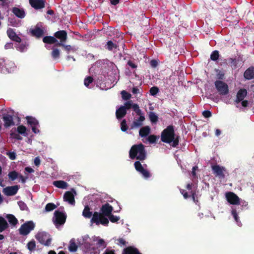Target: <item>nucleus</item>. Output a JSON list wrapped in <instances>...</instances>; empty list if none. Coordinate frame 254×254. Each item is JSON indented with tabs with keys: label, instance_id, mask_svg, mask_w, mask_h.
Wrapping results in <instances>:
<instances>
[{
	"label": "nucleus",
	"instance_id": "c85d7f7f",
	"mask_svg": "<svg viewBox=\"0 0 254 254\" xmlns=\"http://www.w3.org/2000/svg\"><path fill=\"white\" fill-rule=\"evenodd\" d=\"M150 130V128L148 126L142 127L139 130V135L141 137H145L149 134Z\"/></svg>",
	"mask_w": 254,
	"mask_h": 254
},
{
	"label": "nucleus",
	"instance_id": "423d86ee",
	"mask_svg": "<svg viewBox=\"0 0 254 254\" xmlns=\"http://www.w3.org/2000/svg\"><path fill=\"white\" fill-rule=\"evenodd\" d=\"M215 88L219 94L226 95L229 93V87L227 84L221 80H216L214 82Z\"/></svg>",
	"mask_w": 254,
	"mask_h": 254
},
{
	"label": "nucleus",
	"instance_id": "69168bd1",
	"mask_svg": "<svg viewBox=\"0 0 254 254\" xmlns=\"http://www.w3.org/2000/svg\"><path fill=\"white\" fill-rule=\"evenodd\" d=\"M132 93L133 94H137L139 93V89L137 87H134L132 90Z\"/></svg>",
	"mask_w": 254,
	"mask_h": 254
},
{
	"label": "nucleus",
	"instance_id": "09e8293b",
	"mask_svg": "<svg viewBox=\"0 0 254 254\" xmlns=\"http://www.w3.org/2000/svg\"><path fill=\"white\" fill-rule=\"evenodd\" d=\"M20 134L16 132H11L10 133V136L11 137L14 138L18 140H21L22 139V137L19 135Z\"/></svg>",
	"mask_w": 254,
	"mask_h": 254
},
{
	"label": "nucleus",
	"instance_id": "b1692460",
	"mask_svg": "<svg viewBox=\"0 0 254 254\" xmlns=\"http://www.w3.org/2000/svg\"><path fill=\"white\" fill-rule=\"evenodd\" d=\"M53 185L58 188L62 189H66L68 186L66 182L62 180L54 181Z\"/></svg>",
	"mask_w": 254,
	"mask_h": 254
},
{
	"label": "nucleus",
	"instance_id": "3c124183",
	"mask_svg": "<svg viewBox=\"0 0 254 254\" xmlns=\"http://www.w3.org/2000/svg\"><path fill=\"white\" fill-rule=\"evenodd\" d=\"M147 140L150 143H154L156 141L157 136L155 135H150L148 137Z\"/></svg>",
	"mask_w": 254,
	"mask_h": 254
},
{
	"label": "nucleus",
	"instance_id": "052dcab7",
	"mask_svg": "<svg viewBox=\"0 0 254 254\" xmlns=\"http://www.w3.org/2000/svg\"><path fill=\"white\" fill-rule=\"evenodd\" d=\"M229 61L231 62V63L232 64V65H234L235 67H236L237 66V61L236 59L230 58Z\"/></svg>",
	"mask_w": 254,
	"mask_h": 254
},
{
	"label": "nucleus",
	"instance_id": "58836bf2",
	"mask_svg": "<svg viewBox=\"0 0 254 254\" xmlns=\"http://www.w3.org/2000/svg\"><path fill=\"white\" fill-rule=\"evenodd\" d=\"M8 176L11 181H14L18 178V173L15 171H11L9 172Z\"/></svg>",
	"mask_w": 254,
	"mask_h": 254
},
{
	"label": "nucleus",
	"instance_id": "a878e982",
	"mask_svg": "<svg viewBox=\"0 0 254 254\" xmlns=\"http://www.w3.org/2000/svg\"><path fill=\"white\" fill-rule=\"evenodd\" d=\"M43 42L48 44L57 43L58 40L55 36H47L43 38Z\"/></svg>",
	"mask_w": 254,
	"mask_h": 254
},
{
	"label": "nucleus",
	"instance_id": "c03bdc74",
	"mask_svg": "<svg viewBox=\"0 0 254 254\" xmlns=\"http://www.w3.org/2000/svg\"><path fill=\"white\" fill-rule=\"evenodd\" d=\"M121 95L122 98L125 100H128L131 97V94L125 90H123L121 92Z\"/></svg>",
	"mask_w": 254,
	"mask_h": 254
},
{
	"label": "nucleus",
	"instance_id": "49530a36",
	"mask_svg": "<svg viewBox=\"0 0 254 254\" xmlns=\"http://www.w3.org/2000/svg\"><path fill=\"white\" fill-rule=\"evenodd\" d=\"M93 78L91 76H88L87 77L85 78L84 80V84L85 86L88 87L89 84L93 82Z\"/></svg>",
	"mask_w": 254,
	"mask_h": 254
},
{
	"label": "nucleus",
	"instance_id": "338daca9",
	"mask_svg": "<svg viewBox=\"0 0 254 254\" xmlns=\"http://www.w3.org/2000/svg\"><path fill=\"white\" fill-rule=\"evenodd\" d=\"M131 108L134 112L139 109V106L137 104H132Z\"/></svg>",
	"mask_w": 254,
	"mask_h": 254
},
{
	"label": "nucleus",
	"instance_id": "72a5a7b5",
	"mask_svg": "<svg viewBox=\"0 0 254 254\" xmlns=\"http://www.w3.org/2000/svg\"><path fill=\"white\" fill-rule=\"evenodd\" d=\"M26 127L23 125H20L17 127V131L19 134L24 135V136L27 135V133L26 132Z\"/></svg>",
	"mask_w": 254,
	"mask_h": 254
},
{
	"label": "nucleus",
	"instance_id": "aec40b11",
	"mask_svg": "<svg viewBox=\"0 0 254 254\" xmlns=\"http://www.w3.org/2000/svg\"><path fill=\"white\" fill-rule=\"evenodd\" d=\"M64 199L65 201H67L69 204L71 205L75 204L74 196L73 193L70 191H66L65 192L64 195Z\"/></svg>",
	"mask_w": 254,
	"mask_h": 254
},
{
	"label": "nucleus",
	"instance_id": "f704fd0d",
	"mask_svg": "<svg viewBox=\"0 0 254 254\" xmlns=\"http://www.w3.org/2000/svg\"><path fill=\"white\" fill-rule=\"evenodd\" d=\"M149 118L150 121L152 123H156L158 120V116L156 115V114L153 112H150L149 114Z\"/></svg>",
	"mask_w": 254,
	"mask_h": 254
},
{
	"label": "nucleus",
	"instance_id": "f03ea898",
	"mask_svg": "<svg viewBox=\"0 0 254 254\" xmlns=\"http://www.w3.org/2000/svg\"><path fill=\"white\" fill-rule=\"evenodd\" d=\"M146 156L144 145L141 143L132 145L129 151V156L131 159L136 158L143 161L146 158Z\"/></svg>",
	"mask_w": 254,
	"mask_h": 254
},
{
	"label": "nucleus",
	"instance_id": "6e6552de",
	"mask_svg": "<svg viewBox=\"0 0 254 254\" xmlns=\"http://www.w3.org/2000/svg\"><path fill=\"white\" fill-rule=\"evenodd\" d=\"M134 166L135 170L141 174L143 177L147 179L150 177V174L148 170L144 169L139 161H135L134 163Z\"/></svg>",
	"mask_w": 254,
	"mask_h": 254
},
{
	"label": "nucleus",
	"instance_id": "8fccbe9b",
	"mask_svg": "<svg viewBox=\"0 0 254 254\" xmlns=\"http://www.w3.org/2000/svg\"><path fill=\"white\" fill-rule=\"evenodd\" d=\"M132 101H129L126 102L125 103L124 106H121L124 107L125 110L126 111H127V110L130 109L132 107Z\"/></svg>",
	"mask_w": 254,
	"mask_h": 254
},
{
	"label": "nucleus",
	"instance_id": "a211bd4d",
	"mask_svg": "<svg viewBox=\"0 0 254 254\" xmlns=\"http://www.w3.org/2000/svg\"><path fill=\"white\" fill-rule=\"evenodd\" d=\"M244 77L247 80L254 79V66H251L248 68L244 73Z\"/></svg>",
	"mask_w": 254,
	"mask_h": 254
},
{
	"label": "nucleus",
	"instance_id": "13d9d810",
	"mask_svg": "<svg viewBox=\"0 0 254 254\" xmlns=\"http://www.w3.org/2000/svg\"><path fill=\"white\" fill-rule=\"evenodd\" d=\"M127 64L131 67L132 68H136L137 67V65L133 63L131 61H128L127 63Z\"/></svg>",
	"mask_w": 254,
	"mask_h": 254
},
{
	"label": "nucleus",
	"instance_id": "a18cd8bd",
	"mask_svg": "<svg viewBox=\"0 0 254 254\" xmlns=\"http://www.w3.org/2000/svg\"><path fill=\"white\" fill-rule=\"evenodd\" d=\"M109 220L112 223H116L120 219L119 216H117L113 215L112 213L110 215V216H108Z\"/></svg>",
	"mask_w": 254,
	"mask_h": 254
},
{
	"label": "nucleus",
	"instance_id": "5fc2aeb1",
	"mask_svg": "<svg viewBox=\"0 0 254 254\" xmlns=\"http://www.w3.org/2000/svg\"><path fill=\"white\" fill-rule=\"evenodd\" d=\"M203 116L206 118H209L212 116L211 112L208 110H205L202 112Z\"/></svg>",
	"mask_w": 254,
	"mask_h": 254
},
{
	"label": "nucleus",
	"instance_id": "412c9836",
	"mask_svg": "<svg viewBox=\"0 0 254 254\" xmlns=\"http://www.w3.org/2000/svg\"><path fill=\"white\" fill-rule=\"evenodd\" d=\"M12 13L19 18H23L25 16V12L23 9L14 7L12 9Z\"/></svg>",
	"mask_w": 254,
	"mask_h": 254
},
{
	"label": "nucleus",
	"instance_id": "f8f14e48",
	"mask_svg": "<svg viewBox=\"0 0 254 254\" xmlns=\"http://www.w3.org/2000/svg\"><path fill=\"white\" fill-rule=\"evenodd\" d=\"M213 173L216 177H218L219 178H224L225 174L224 172L225 171V169L223 167H221L218 165H214L211 166Z\"/></svg>",
	"mask_w": 254,
	"mask_h": 254
},
{
	"label": "nucleus",
	"instance_id": "ea45409f",
	"mask_svg": "<svg viewBox=\"0 0 254 254\" xmlns=\"http://www.w3.org/2000/svg\"><path fill=\"white\" fill-rule=\"evenodd\" d=\"M219 58V52L217 50L214 51L210 55V59L213 61H217Z\"/></svg>",
	"mask_w": 254,
	"mask_h": 254
},
{
	"label": "nucleus",
	"instance_id": "bf43d9fd",
	"mask_svg": "<svg viewBox=\"0 0 254 254\" xmlns=\"http://www.w3.org/2000/svg\"><path fill=\"white\" fill-rule=\"evenodd\" d=\"M190 193H191V196L192 197V200L195 203H197L198 201L197 199H195V192L194 191L191 190L190 191Z\"/></svg>",
	"mask_w": 254,
	"mask_h": 254
},
{
	"label": "nucleus",
	"instance_id": "4c0bfd02",
	"mask_svg": "<svg viewBox=\"0 0 254 254\" xmlns=\"http://www.w3.org/2000/svg\"><path fill=\"white\" fill-rule=\"evenodd\" d=\"M27 249L31 252L34 251L36 248V243L34 240H32L28 243Z\"/></svg>",
	"mask_w": 254,
	"mask_h": 254
},
{
	"label": "nucleus",
	"instance_id": "7c9ffc66",
	"mask_svg": "<svg viewBox=\"0 0 254 254\" xmlns=\"http://www.w3.org/2000/svg\"><path fill=\"white\" fill-rule=\"evenodd\" d=\"M78 249V246L76 245L75 240L71 239L69 242V245L68 246V250L70 252H75Z\"/></svg>",
	"mask_w": 254,
	"mask_h": 254
},
{
	"label": "nucleus",
	"instance_id": "e433bc0d",
	"mask_svg": "<svg viewBox=\"0 0 254 254\" xmlns=\"http://www.w3.org/2000/svg\"><path fill=\"white\" fill-rule=\"evenodd\" d=\"M215 71L217 72L216 76L219 79L218 80H221L224 79L225 72L224 71L220 70L218 69H215Z\"/></svg>",
	"mask_w": 254,
	"mask_h": 254
},
{
	"label": "nucleus",
	"instance_id": "de8ad7c7",
	"mask_svg": "<svg viewBox=\"0 0 254 254\" xmlns=\"http://www.w3.org/2000/svg\"><path fill=\"white\" fill-rule=\"evenodd\" d=\"M159 92V88L156 86L152 87L149 90L150 94L152 96L156 95Z\"/></svg>",
	"mask_w": 254,
	"mask_h": 254
},
{
	"label": "nucleus",
	"instance_id": "4d7b16f0",
	"mask_svg": "<svg viewBox=\"0 0 254 254\" xmlns=\"http://www.w3.org/2000/svg\"><path fill=\"white\" fill-rule=\"evenodd\" d=\"M180 192L181 193L183 194L184 197L185 198V199H187L188 198H189L190 196L188 194V193L186 191V190H183V189H181L180 190Z\"/></svg>",
	"mask_w": 254,
	"mask_h": 254
},
{
	"label": "nucleus",
	"instance_id": "bb28decb",
	"mask_svg": "<svg viewBox=\"0 0 254 254\" xmlns=\"http://www.w3.org/2000/svg\"><path fill=\"white\" fill-rule=\"evenodd\" d=\"M56 45L57 46L63 47L67 53H69L70 51L75 52L77 50V49H76L74 47H72L70 45H65L64 44V43H58Z\"/></svg>",
	"mask_w": 254,
	"mask_h": 254
},
{
	"label": "nucleus",
	"instance_id": "393cba45",
	"mask_svg": "<svg viewBox=\"0 0 254 254\" xmlns=\"http://www.w3.org/2000/svg\"><path fill=\"white\" fill-rule=\"evenodd\" d=\"M145 120V117L143 116H140L139 118L134 121L131 126V129L134 127H139L142 125V122Z\"/></svg>",
	"mask_w": 254,
	"mask_h": 254
},
{
	"label": "nucleus",
	"instance_id": "0eeeda50",
	"mask_svg": "<svg viewBox=\"0 0 254 254\" xmlns=\"http://www.w3.org/2000/svg\"><path fill=\"white\" fill-rule=\"evenodd\" d=\"M34 227L35 224L32 221H28L21 226L19 229V233L23 236L27 235L34 229Z\"/></svg>",
	"mask_w": 254,
	"mask_h": 254
},
{
	"label": "nucleus",
	"instance_id": "c756f323",
	"mask_svg": "<svg viewBox=\"0 0 254 254\" xmlns=\"http://www.w3.org/2000/svg\"><path fill=\"white\" fill-rule=\"evenodd\" d=\"M8 227V224L5 219L0 216V232L4 231Z\"/></svg>",
	"mask_w": 254,
	"mask_h": 254
},
{
	"label": "nucleus",
	"instance_id": "f3484780",
	"mask_svg": "<svg viewBox=\"0 0 254 254\" xmlns=\"http://www.w3.org/2000/svg\"><path fill=\"white\" fill-rule=\"evenodd\" d=\"M7 34L8 37L13 41L20 43L21 41V38L17 35L13 29L8 28L7 30Z\"/></svg>",
	"mask_w": 254,
	"mask_h": 254
},
{
	"label": "nucleus",
	"instance_id": "2f4dec72",
	"mask_svg": "<svg viewBox=\"0 0 254 254\" xmlns=\"http://www.w3.org/2000/svg\"><path fill=\"white\" fill-rule=\"evenodd\" d=\"M247 95V91L246 89H240L237 94V97L243 100Z\"/></svg>",
	"mask_w": 254,
	"mask_h": 254
},
{
	"label": "nucleus",
	"instance_id": "e2e57ef3",
	"mask_svg": "<svg viewBox=\"0 0 254 254\" xmlns=\"http://www.w3.org/2000/svg\"><path fill=\"white\" fill-rule=\"evenodd\" d=\"M150 65L153 67H155L158 65V62L156 60H152L150 61Z\"/></svg>",
	"mask_w": 254,
	"mask_h": 254
},
{
	"label": "nucleus",
	"instance_id": "37998d69",
	"mask_svg": "<svg viewBox=\"0 0 254 254\" xmlns=\"http://www.w3.org/2000/svg\"><path fill=\"white\" fill-rule=\"evenodd\" d=\"M121 129L124 132L126 131L128 129V126L125 119H124L121 123Z\"/></svg>",
	"mask_w": 254,
	"mask_h": 254
},
{
	"label": "nucleus",
	"instance_id": "4468645a",
	"mask_svg": "<svg viewBox=\"0 0 254 254\" xmlns=\"http://www.w3.org/2000/svg\"><path fill=\"white\" fill-rule=\"evenodd\" d=\"M54 36L56 39L60 40V42L58 43H64L66 42L67 39V32L65 30H60L54 33Z\"/></svg>",
	"mask_w": 254,
	"mask_h": 254
},
{
	"label": "nucleus",
	"instance_id": "6ab92c4d",
	"mask_svg": "<svg viewBox=\"0 0 254 254\" xmlns=\"http://www.w3.org/2000/svg\"><path fill=\"white\" fill-rule=\"evenodd\" d=\"M31 33L32 36L37 38L42 37L44 34V30L36 26L33 29L31 30Z\"/></svg>",
	"mask_w": 254,
	"mask_h": 254
},
{
	"label": "nucleus",
	"instance_id": "680f3d73",
	"mask_svg": "<svg viewBox=\"0 0 254 254\" xmlns=\"http://www.w3.org/2000/svg\"><path fill=\"white\" fill-rule=\"evenodd\" d=\"M118 241L119 243V244L123 245V246H126L127 245V242L123 238H119L118 240Z\"/></svg>",
	"mask_w": 254,
	"mask_h": 254
},
{
	"label": "nucleus",
	"instance_id": "ddd939ff",
	"mask_svg": "<svg viewBox=\"0 0 254 254\" xmlns=\"http://www.w3.org/2000/svg\"><path fill=\"white\" fill-rule=\"evenodd\" d=\"M19 188L17 185L6 187L3 189V192L6 196H13L17 193Z\"/></svg>",
	"mask_w": 254,
	"mask_h": 254
},
{
	"label": "nucleus",
	"instance_id": "c9c22d12",
	"mask_svg": "<svg viewBox=\"0 0 254 254\" xmlns=\"http://www.w3.org/2000/svg\"><path fill=\"white\" fill-rule=\"evenodd\" d=\"M57 208V206L53 203H48L46 204L45 210L46 212H49Z\"/></svg>",
	"mask_w": 254,
	"mask_h": 254
},
{
	"label": "nucleus",
	"instance_id": "7ed1b4c3",
	"mask_svg": "<svg viewBox=\"0 0 254 254\" xmlns=\"http://www.w3.org/2000/svg\"><path fill=\"white\" fill-rule=\"evenodd\" d=\"M35 238L40 244L44 246H49L51 244L52 238L51 235L46 232H38L35 235Z\"/></svg>",
	"mask_w": 254,
	"mask_h": 254
},
{
	"label": "nucleus",
	"instance_id": "9d476101",
	"mask_svg": "<svg viewBox=\"0 0 254 254\" xmlns=\"http://www.w3.org/2000/svg\"><path fill=\"white\" fill-rule=\"evenodd\" d=\"M227 200L231 204L238 205L240 204L239 197L234 192L229 191L226 193Z\"/></svg>",
	"mask_w": 254,
	"mask_h": 254
},
{
	"label": "nucleus",
	"instance_id": "603ef678",
	"mask_svg": "<svg viewBox=\"0 0 254 254\" xmlns=\"http://www.w3.org/2000/svg\"><path fill=\"white\" fill-rule=\"evenodd\" d=\"M18 205L22 210H24L27 208V205L23 201H20L18 202Z\"/></svg>",
	"mask_w": 254,
	"mask_h": 254
},
{
	"label": "nucleus",
	"instance_id": "2eb2a0df",
	"mask_svg": "<svg viewBox=\"0 0 254 254\" xmlns=\"http://www.w3.org/2000/svg\"><path fill=\"white\" fill-rule=\"evenodd\" d=\"M30 5L35 9H40L45 7L44 0H29Z\"/></svg>",
	"mask_w": 254,
	"mask_h": 254
},
{
	"label": "nucleus",
	"instance_id": "473e14b6",
	"mask_svg": "<svg viewBox=\"0 0 254 254\" xmlns=\"http://www.w3.org/2000/svg\"><path fill=\"white\" fill-rule=\"evenodd\" d=\"M9 223L12 225H15L18 223V220L12 214H8L6 216Z\"/></svg>",
	"mask_w": 254,
	"mask_h": 254
},
{
	"label": "nucleus",
	"instance_id": "774afa93",
	"mask_svg": "<svg viewBox=\"0 0 254 254\" xmlns=\"http://www.w3.org/2000/svg\"><path fill=\"white\" fill-rule=\"evenodd\" d=\"M103 254H115L114 250H106Z\"/></svg>",
	"mask_w": 254,
	"mask_h": 254
},
{
	"label": "nucleus",
	"instance_id": "1a4fd4ad",
	"mask_svg": "<svg viewBox=\"0 0 254 254\" xmlns=\"http://www.w3.org/2000/svg\"><path fill=\"white\" fill-rule=\"evenodd\" d=\"M2 120L4 122V126L7 128L14 125L13 121V115L10 114L8 113H4L2 115Z\"/></svg>",
	"mask_w": 254,
	"mask_h": 254
},
{
	"label": "nucleus",
	"instance_id": "cd10ccee",
	"mask_svg": "<svg viewBox=\"0 0 254 254\" xmlns=\"http://www.w3.org/2000/svg\"><path fill=\"white\" fill-rule=\"evenodd\" d=\"M82 215L86 218H90L93 214L90 211V208L88 205H86L82 212Z\"/></svg>",
	"mask_w": 254,
	"mask_h": 254
},
{
	"label": "nucleus",
	"instance_id": "6e6d98bb",
	"mask_svg": "<svg viewBox=\"0 0 254 254\" xmlns=\"http://www.w3.org/2000/svg\"><path fill=\"white\" fill-rule=\"evenodd\" d=\"M7 155L11 160H14L16 158V153L14 152H8Z\"/></svg>",
	"mask_w": 254,
	"mask_h": 254
},
{
	"label": "nucleus",
	"instance_id": "5701e85b",
	"mask_svg": "<svg viewBox=\"0 0 254 254\" xmlns=\"http://www.w3.org/2000/svg\"><path fill=\"white\" fill-rule=\"evenodd\" d=\"M127 114V111L125 110L124 107L121 106L116 110V116L117 119L120 120L124 118Z\"/></svg>",
	"mask_w": 254,
	"mask_h": 254
},
{
	"label": "nucleus",
	"instance_id": "dca6fc26",
	"mask_svg": "<svg viewBox=\"0 0 254 254\" xmlns=\"http://www.w3.org/2000/svg\"><path fill=\"white\" fill-rule=\"evenodd\" d=\"M113 210V207L109 203H107L102 206L100 209L101 213H100L101 215L108 217L112 213Z\"/></svg>",
	"mask_w": 254,
	"mask_h": 254
},
{
	"label": "nucleus",
	"instance_id": "20e7f679",
	"mask_svg": "<svg viewBox=\"0 0 254 254\" xmlns=\"http://www.w3.org/2000/svg\"><path fill=\"white\" fill-rule=\"evenodd\" d=\"M90 222L91 223H95L97 225L101 224L104 226H108L109 223V220L106 217V216L101 215L97 211L94 212Z\"/></svg>",
	"mask_w": 254,
	"mask_h": 254
},
{
	"label": "nucleus",
	"instance_id": "79ce46f5",
	"mask_svg": "<svg viewBox=\"0 0 254 254\" xmlns=\"http://www.w3.org/2000/svg\"><path fill=\"white\" fill-rule=\"evenodd\" d=\"M107 49L109 51H112L113 49H116L117 48V45L114 44L112 41H109L107 43Z\"/></svg>",
	"mask_w": 254,
	"mask_h": 254
},
{
	"label": "nucleus",
	"instance_id": "a19ab883",
	"mask_svg": "<svg viewBox=\"0 0 254 254\" xmlns=\"http://www.w3.org/2000/svg\"><path fill=\"white\" fill-rule=\"evenodd\" d=\"M60 53L59 49L55 48L53 49V51L51 53V55L53 59H57L59 58L60 57Z\"/></svg>",
	"mask_w": 254,
	"mask_h": 254
},
{
	"label": "nucleus",
	"instance_id": "864d4df0",
	"mask_svg": "<svg viewBox=\"0 0 254 254\" xmlns=\"http://www.w3.org/2000/svg\"><path fill=\"white\" fill-rule=\"evenodd\" d=\"M232 215H233V216L234 217L235 221L238 222V220H239V217H238V215L237 214V211L236 209H233L232 210Z\"/></svg>",
	"mask_w": 254,
	"mask_h": 254
},
{
	"label": "nucleus",
	"instance_id": "0e129e2a",
	"mask_svg": "<svg viewBox=\"0 0 254 254\" xmlns=\"http://www.w3.org/2000/svg\"><path fill=\"white\" fill-rule=\"evenodd\" d=\"M34 164L36 166H39V165L40 164V158L38 157H36L34 159Z\"/></svg>",
	"mask_w": 254,
	"mask_h": 254
},
{
	"label": "nucleus",
	"instance_id": "39448f33",
	"mask_svg": "<svg viewBox=\"0 0 254 254\" xmlns=\"http://www.w3.org/2000/svg\"><path fill=\"white\" fill-rule=\"evenodd\" d=\"M66 219V215L65 213L59 210H56L55 211L53 221L57 227L64 225Z\"/></svg>",
	"mask_w": 254,
	"mask_h": 254
},
{
	"label": "nucleus",
	"instance_id": "4be33fe9",
	"mask_svg": "<svg viewBox=\"0 0 254 254\" xmlns=\"http://www.w3.org/2000/svg\"><path fill=\"white\" fill-rule=\"evenodd\" d=\"M123 254H141L138 250L132 246H129L124 249Z\"/></svg>",
	"mask_w": 254,
	"mask_h": 254
},
{
	"label": "nucleus",
	"instance_id": "9b49d317",
	"mask_svg": "<svg viewBox=\"0 0 254 254\" xmlns=\"http://www.w3.org/2000/svg\"><path fill=\"white\" fill-rule=\"evenodd\" d=\"M26 119L28 124L31 126L32 131L35 133H39V130L37 128V126L39 125L38 120L31 116H27Z\"/></svg>",
	"mask_w": 254,
	"mask_h": 254
},
{
	"label": "nucleus",
	"instance_id": "f257e3e1",
	"mask_svg": "<svg viewBox=\"0 0 254 254\" xmlns=\"http://www.w3.org/2000/svg\"><path fill=\"white\" fill-rule=\"evenodd\" d=\"M161 139L165 143L172 142L171 145L173 147H176L179 144L180 136L179 135L176 136L173 126H169L162 132Z\"/></svg>",
	"mask_w": 254,
	"mask_h": 254
}]
</instances>
